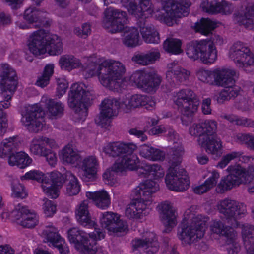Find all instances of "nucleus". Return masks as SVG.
I'll return each mask as SVG.
<instances>
[{
    "mask_svg": "<svg viewBox=\"0 0 254 254\" xmlns=\"http://www.w3.org/2000/svg\"><path fill=\"white\" fill-rule=\"evenodd\" d=\"M88 63L84 68L79 59L72 55L61 56L59 65L61 69L71 71L75 68H81L86 78L95 75H98L101 84L111 90L117 91L125 89L128 85L136 86L147 92L155 91L160 85V77L155 74H151L144 71H137L127 78H122L125 69L120 62L112 60H104L92 56L84 60Z\"/></svg>",
    "mask_w": 254,
    "mask_h": 254,
    "instance_id": "nucleus-1",
    "label": "nucleus"
},
{
    "mask_svg": "<svg viewBox=\"0 0 254 254\" xmlns=\"http://www.w3.org/2000/svg\"><path fill=\"white\" fill-rule=\"evenodd\" d=\"M99 223L104 230L95 228L94 232L87 234L76 227L70 229L67 232L69 242L84 254H95L97 250L96 242L104 238L105 230L110 235L120 236L127 230L126 223L121 219L120 215L111 211L102 213Z\"/></svg>",
    "mask_w": 254,
    "mask_h": 254,
    "instance_id": "nucleus-2",
    "label": "nucleus"
},
{
    "mask_svg": "<svg viewBox=\"0 0 254 254\" xmlns=\"http://www.w3.org/2000/svg\"><path fill=\"white\" fill-rule=\"evenodd\" d=\"M253 158L242 155L239 152H232L224 155L217 165V167L223 169L231 161L240 163L230 165L226 170L228 175L221 178L216 187V190L223 193L241 184L246 183L254 176V168L250 167L246 170V164L251 162Z\"/></svg>",
    "mask_w": 254,
    "mask_h": 254,
    "instance_id": "nucleus-3",
    "label": "nucleus"
},
{
    "mask_svg": "<svg viewBox=\"0 0 254 254\" xmlns=\"http://www.w3.org/2000/svg\"><path fill=\"white\" fill-rule=\"evenodd\" d=\"M64 111V105L47 96H43L39 104L29 106L22 113L21 122L30 131L38 132L46 127L44 126L43 115L50 118L59 116Z\"/></svg>",
    "mask_w": 254,
    "mask_h": 254,
    "instance_id": "nucleus-4",
    "label": "nucleus"
},
{
    "mask_svg": "<svg viewBox=\"0 0 254 254\" xmlns=\"http://www.w3.org/2000/svg\"><path fill=\"white\" fill-rule=\"evenodd\" d=\"M197 75L199 79L203 82L225 88L217 98V100L219 103L237 96L240 91L239 87L234 86L237 73L233 69L217 67L210 70L200 69L197 72Z\"/></svg>",
    "mask_w": 254,
    "mask_h": 254,
    "instance_id": "nucleus-5",
    "label": "nucleus"
},
{
    "mask_svg": "<svg viewBox=\"0 0 254 254\" xmlns=\"http://www.w3.org/2000/svg\"><path fill=\"white\" fill-rule=\"evenodd\" d=\"M147 101L148 99L146 97L138 94L118 101L113 99H105L102 103L100 113L95 119V122L102 127L107 128L111 119L117 116L119 111L128 112L142 106H146V108L151 109L150 106L154 107L155 102L150 101L149 103H147Z\"/></svg>",
    "mask_w": 254,
    "mask_h": 254,
    "instance_id": "nucleus-6",
    "label": "nucleus"
},
{
    "mask_svg": "<svg viewBox=\"0 0 254 254\" xmlns=\"http://www.w3.org/2000/svg\"><path fill=\"white\" fill-rule=\"evenodd\" d=\"M159 189L157 182L152 180L140 184L131 193L132 201L126 209V215L130 218L143 220L149 212L152 203L151 194Z\"/></svg>",
    "mask_w": 254,
    "mask_h": 254,
    "instance_id": "nucleus-7",
    "label": "nucleus"
},
{
    "mask_svg": "<svg viewBox=\"0 0 254 254\" xmlns=\"http://www.w3.org/2000/svg\"><path fill=\"white\" fill-rule=\"evenodd\" d=\"M26 46L30 52L36 56L58 55L63 49L60 37L41 29L29 34Z\"/></svg>",
    "mask_w": 254,
    "mask_h": 254,
    "instance_id": "nucleus-8",
    "label": "nucleus"
},
{
    "mask_svg": "<svg viewBox=\"0 0 254 254\" xmlns=\"http://www.w3.org/2000/svg\"><path fill=\"white\" fill-rule=\"evenodd\" d=\"M127 21L125 12L114 10L110 7L104 12L103 24L112 33L123 31L122 40L124 44L127 47H135L140 43L138 31L134 27L126 26Z\"/></svg>",
    "mask_w": 254,
    "mask_h": 254,
    "instance_id": "nucleus-9",
    "label": "nucleus"
},
{
    "mask_svg": "<svg viewBox=\"0 0 254 254\" xmlns=\"http://www.w3.org/2000/svg\"><path fill=\"white\" fill-rule=\"evenodd\" d=\"M195 209V206H192L185 211L179 227L178 237L184 244H190L204 235L208 219L196 215Z\"/></svg>",
    "mask_w": 254,
    "mask_h": 254,
    "instance_id": "nucleus-10",
    "label": "nucleus"
},
{
    "mask_svg": "<svg viewBox=\"0 0 254 254\" xmlns=\"http://www.w3.org/2000/svg\"><path fill=\"white\" fill-rule=\"evenodd\" d=\"M216 122L206 120L201 124H193L189 129L192 136H198V142L210 153L220 155L222 153V145L220 139L214 136L216 130Z\"/></svg>",
    "mask_w": 254,
    "mask_h": 254,
    "instance_id": "nucleus-11",
    "label": "nucleus"
},
{
    "mask_svg": "<svg viewBox=\"0 0 254 254\" xmlns=\"http://www.w3.org/2000/svg\"><path fill=\"white\" fill-rule=\"evenodd\" d=\"M184 149L181 145L176 148L170 160V167L165 178L167 188L173 191H182L188 189L190 185L186 172L179 165L182 161Z\"/></svg>",
    "mask_w": 254,
    "mask_h": 254,
    "instance_id": "nucleus-12",
    "label": "nucleus"
},
{
    "mask_svg": "<svg viewBox=\"0 0 254 254\" xmlns=\"http://www.w3.org/2000/svg\"><path fill=\"white\" fill-rule=\"evenodd\" d=\"M61 174L53 171L45 174L38 170H32L20 177L22 181L35 180L41 182L43 192L52 198H56L59 195L60 188L62 185Z\"/></svg>",
    "mask_w": 254,
    "mask_h": 254,
    "instance_id": "nucleus-13",
    "label": "nucleus"
},
{
    "mask_svg": "<svg viewBox=\"0 0 254 254\" xmlns=\"http://www.w3.org/2000/svg\"><path fill=\"white\" fill-rule=\"evenodd\" d=\"M90 96V93L83 83H76L72 85L68 104L74 111L73 118L75 122L82 123L85 120Z\"/></svg>",
    "mask_w": 254,
    "mask_h": 254,
    "instance_id": "nucleus-14",
    "label": "nucleus"
},
{
    "mask_svg": "<svg viewBox=\"0 0 254 254\" xmlns=\"http://www.w3.org/2000/svg\"><path fill=\"white\" fill-rule=\"evenodd\" d=\"M2 222H11L23 228H33L39 223L37 213L26 206L18 204L13 210L5 208L0 213Z\"/></svg>",
    "mask_w": 254,
    "mask_h": 254,
    "instance_id": "nucleus-15",
    "label": "nucleus"
},
{
    "mask_svg": "<svg viewBox=\"0 0 254 254\" xmlns=\"http://www.w3.org/2000/svg\"><path fill=\"white\" fill-rule=\"evenodd\" d=\"M162 4L163 9L156 16L169 26L176 23V18L187 16L190 5L189 0H162Z\"/></svg>",
    "mask_w": 254,
    "mask_h": 254,
    "instance_id": "nucleus-16",
    "label": "nucleus"
},
{
    "mask_svg": "<svg viewBox=\"0 0 254 254\" xmlns=\"http://www.w3.org/2000/svg\"><path fill=\"white\" fill-rule=\"evenodd\" d=\"M173 100L178 106L182 124L188 125L192 121V115L197 111L199 101L193 96V92L190 90H182L176 93Z\"/></svg>",
    "mask_w": 254,
    "mask_h": 254,
    "instance_id": "nucleus-17",
    "label": "nucleus"
},
{
    "mask_svg": "<svg viewBox=\"0 0 254 254\" xmlns=\"http://www.w3.org/2000/svg\"><path fill=\"white\" fill-rule=\"evenodd\" d=\"M188 56L193 60L199 59L205 64H214L217 59L218 52L214 44L206 40H200L190 43L187 48Z\"/></svg>",
    "mask_w": 254,
    "mask_h": 254,
    "instance_id": "nucleus-18",
    "label": "nucleus"
},
{
    "mask_svg": "<svg viewBox=\"0 0 254 254\" xmlns=\"http://www.w3.org/2000/svg\"><path fill=\"white\" fill-rule=\"evenodd\" d=\"M18 78L15 70L9 65L2 64L0 68V87L5 100L0 102V110L8 108L10 100L16 90Z\"/></svg>",
    "mask_w": 254,
    "mask_h": 254,
    "instance_id": "nucleus-19",
    "label": "nucleus"
},
{
    "mask_svg": "<svg viewBox=\"0 0 254 254\" xmlns=\"http://www.w3.org/2000/svg\"><path fill=\"white\" fill-rule=\"evenodd\" d=\"M228 56L237 67L246 71H250L254 68L253 54L241 42H237L230 47Z\"/></svg>",
    "mask_w": 254,
    "mask_h": 254,
    "instance_id": "nucleus-20",
    "label": "nucleus"
},
{
    "mask_svg": "<svg viewBox=\"0 0 254 254\" xmlns=\"http://www.w3.org/2000/svg\"><path fill=\"white\" fill-rule=\"evenodd\" d=\"M17 146L13 138H10L4 140L0 145V157H8V162L11 166H18L25 168L29 166L32 159L26 153L20 151L11 153V151Z\"/></svg>",
    "mask_w": 254,
    "mask_h": 254,
    "instance_id": "nucleus-21",
    "label": "nucleus"
},
{
    "mask_svg": "<svg viewBox=\"0 0 254 254\" xmlns=\"http://www.w3.org/2000/svg\"><path fill=\"white\" fill-rule=\"evenodd\" d=\"M105 4L121 2L132 15L136 17L144 18L152 14L151 4L149 0H103Z\"/></svg>",
    "mask_w": 254,
    "mask_h": 254,
    "instance_id": "nucleus-22",
    "label": "nucleus"
},
{
    "mask_svg": "<svg viewBox=\"0 0 254 254\" xmlns=\"http://www.w3.org/2000/svg\"><path fill=\"white\" fill-rule=\"evenodd\" d=\"M141 237L137 238L131 242L133 252L142 250L144 254H155L158 250V244L155 234L150 231L141 233Z\"/></svg>",
    "mask_w": 254,
    "mask_h": 254,
    "instance_id": "nucleus-23",
    "label": "nucleus"
},
{
    "mask_svg": "<svg viewBox=\"0 0 254 254\" xmlns=\"http://www.w3.org/2000/svg\"><path fill=\"white\" fill-rule=\"evenodd\" d=\"M42 236L44 241L51 248H57L60 254H69V249L65 240L58 233L57 229L53 225L47 226Z\"/></svg>",
    "mask_w": 254,
    "mask_h": 254,
    "instance_id": "nucleus-24",
    "label": "nucleus"
},
{
    "mask_svg": "<svg viewBox=\"0 0 254 254\" xmlns=\"http://www.w3.org/2000/svg\"><path fill=\"white\" fill-rule=\"evenodd\" d=\"M46 14L34 8H29L24 12L23 19H19L16 24L23 29L36 28L45 25Z\"/></svg>",
    "mask_w": 254,
    "mask_h": 254,
    "instance_id": "nucleus-25",
    "label": "nucleus"
},
{
    "mask_svg": "<svg viewBox=\"0 0 254 254\" xmlns=\"http://www.w3.org/2000/svg\"><path fill=\"white\" fill-rule=\"evenodd\" d=\"M98 162L95 156H88L79 159L74 169L79 176L83 179H94L96 178Z\"/></svg>",
    "mask_w": 254,
    "mask_h": 254,
    "instance_id": "nucleus-26",
    "label": "nucleus"
},
{
    "mask_svg": "<svg viewBox=\"0 0 254 254\" xmlns=\"http://www.w3.org/2000/svg\"><path fill=\"white\" fill-rule=\"evenodd\" d=\"M210 231L212 234L224 236L226 238L228 254H237L239 247L235 243L236 235L232 228L224 229V226L219 221H214L210 225Z\"/></svg>",
    "mask_w": 254,
    "mask_h": 254,
    "instance_id": "nucleus-27",
    "label": "nucleus"
},
{
    "mask_svg": "<svg viewBox=\"0 0 254 254\" xmlns=\"http://www.w3.org/2000/svg\"><path fill=\"white\" fill-rule=\"evenodd\" d=\"M218 209L221 213L223 214L226 219L229 221H235V218L246 212V206L242 203H239L230 199H225L221 201Z\"/></svg>",
    "mask_w": 254,
    "mask_h": 254,
    "instance_id": "nucleus-28",
    "label": "nucleus"
},
{
    "mask_svg": "<svg viewBox=\"0 0 254 254\" xmlns=\"http://www.w3.org/2000/svg\"><path fill=\"white\" fill-rule=\"evenodd\" d=\"M75 215L78 223L83 227L87 228L95 227L96 222L89 213L88 201L84 200L77 205Z\"/></svg>",
    "mask_w": 254,
    "mask_h": 254,
    "instance_id": "nucleus-29",
    "label": "nucleus"
},
{
    "mask_svg": "<svg viewBox=\"0 0 254 254\" xmlns=\"http://www.w3.org/2000/svg\"><path fill=\"white\" fill-rule=\"evenodd\" d=\"M234 20L236 22L248 28H253L254 25V3L247 4L235 13Z\"/></svg>",
    "mask_w": 254,
    "mask_h": 254,
    "instance_id": "nucleus-30",
    "label": "nucleus"
},
{
    "mask_svg": "<svg viewBox=\"0 0 254 254\" xmlns=\"http://www.w3.org/2000/svg\"><path fill=\"white\" fill-rule=\"evenodd\" d=\"M136 146L132 143L126 144L123 142H114L105 144L101 149L102 152L112 156L121 157L127 154V152L134 150Z\"/></svg>",
    "mask_w": 254,
    "mask_h": 254,
    "instance_id": "nucleus-31",
    "label": "nucleus"
},
{
    "mask_svg": "<svg viewBox=\"0 0 254 254\" xmlns=\"http://www.w3.org/2000/svg\"><path fill=\"white\" fill-rule=\"evenodd\" d=\"M160 217L165 229V232H169L176 225L175 212L168 202H164L159 206Z\"/></svg>",
    "mask_w": 254,
    "mask_h": 254,
    "instance_id": "nucleus-32",
    "label": "nucleus"
},
{
    "mask_svg": "<svg viewBox=\"0 0 254 254\" xmlns=\"http://www.w3.org/2000/svg\"><path fill=\"white\" fill-rule=\"evenodd\" d=\"M200 7L204 11L212 14L221 13L227 14L232 10V6L227 2H219L217 0H204Z\"/></svg>",
    "mask_w": 254,
    "mask_h": 254,
    "instance_id": "nucleus-33",
    "label": "nucleus"
},
{
    "mask_svg": "<svg viewBox=\"0 0 254 254\" xmlns=\"http://www.w3.org/2000/svg\"><path fill=\"white\" fill-rule=\"evenodd\" d=\"M202 177L204 178L208 177L203 184L195 186L193 191L195 193L202 194L207 192L216 186L218 179L220 177L219 173L216 170H204Z\"/></svg>",
    "mask_w": 254,
    "mask_h": 254,
    "instance_id": "nucleus-34",
    "label": "nucleus"
},
{
    "mask_svg": "<svg viewBox=\"0 0 254 254\" xmlns=\"http://www.w3.org/2000/svg\"><path fill=\"white\" fill-rule=\"evenodd\" d=\"M61 176L62 184L61 187L65 182V192L66 195L74 196L78 194L81 190V185L77 178L70 172H66L64 176L62 174Z\"/></svg>",
    "mask_w": 254,
    "mask_h": 254,
    "instance_id": "nucleus-35",
    "label": "nucleus"
},
{
    "mask_svg": "<svg viewBox=\"0 0 254 254\" xmlns=\"http://www.w3.org/2000/svg\"><path fill=\"white\" fill-rule=\"evenodd\" d=\"M59 156L63 164L71 165L74 169L80 158L78 152L71 144H68L63 148L59 152Z\"/></svg>",
    "mask_w": 254,
    "mask_h": 254,
    "instance_id": "nucleus-36",
    "label": "nucleus"
},
{
    "mask_svg": "<svg viewBox=\"0 0 254 254\" xmlns=\"http://www.w3.org/2000/svg\"><path fill=\"white\" fill-rule=\"evenodd\" d=\"M86 196L92 200L95 205L101 209H107L111 204V198L109 193L102 190L94 192H87Z\"/></svg>",
    "mask_w": 254,
    "mask_h": 254,
    "instance_id": "nucleus-37",
    "label": "nucleus"
},
{
    "mask_svg": "<svg viewBox=\"0 0 254 254\" xmlns=\"http://www.w3.org/2000/svg\"><path fill=\"white\" fill-rule=\"evenodd\" d=\"M46 145L54 147L56 145V143L54 140L52 139L43 137H35L32 140L29 149L32 153L42 156L46 150L45 148Z\"/></svg>",
    "mask_w": 254,
    "mask_h": 254,
    "instance_id": "nucleus-38",
    "label": "nucleus"
},
{
    "mask_svg": "<svg viewBox=\"0 0 254 254\" xmlns=\"http://www.w3.org/2000/svg\"><path fill=\"white\" fill-rule=\"evenodd\" d=\"M134 150L127 152V154L123 155L122 158H119L117 161L119 162L118 169L122 171L125 169L133 170L140 167L139 159L136 155L132 153Z\"/></svg>",
    "mask_w": 254,
    "mask_h": 254,
    "instance_id": "nucleus-39",
    "label": "nucleus"
},
{
    "mask_svg": "<svg viewBox=\"0 0 254 254\" xmlns=\"http://www.w3.org/2000/svg\"><path fill=\"white\" fill-rule=\"evenodd\" d=\"M167 69L166 76L168 79L176 78L182 81L186 80L190 75L189 71L181 69L175 63L169 64Z\"/></svg>",
    "mask_w": 254,
    "mask_h": 254,
    "instance_id": "nucleus-40",
    "label": "nucleus"
},
{
    "mask_svg": "<svg viewBox=\"0 0 254 254\" xmlns=\"http://www.w3.org/2000/svg\"><path fill=\"white\" fill-rule=\"evenodd\" d=\"M139 150L140 155L150 160H162L164 158V153L163 152L146 145L141 146Z\"/></svg>",
    "mask_w": 254,
    "mask_h": 254,
    "instance_id": "nucleus-41",
    "label": "nucleus"
},
{
    "mask_svg": "<svg viewBox=\"0 0 254 254\" xmlns=\"http://www.w3.org/2000/svg\"><path fill=\"white\" fill-rule=\"evenodd\" d=\"M159 56L158 51L154 50L146 54H137L133 57L132 60L139 64L147 65L153 63L159 58Z\"/></svg>",
    "mask_w": 254,
    "mask_h": 254,
    "instance_id": "nucleus-42",
    "label": "nucleus"
},
{
    "mask_svg": "<svg viewBox=\"0 0 254 254\" xmlns=\"http://www.w3.org/2000/svg\"><path fill=\"white\" fill-rule=\"evenodd\" d=\"M181 41L177 38H168L164 42V49L168 53L178 55L183 52Z\"/></svg>",
    "mask_w": 254,
    "mask_h": 254,
    "instance_id": "nucleus-43",
    "label": "nucleus"
},
{
    "mask_svg": "<svg viewBox=\"0 0 254 254\" xmlns=\"http://www.w3.org/2000/svg\"><path fill=\"white\" fill-rule=\"evenodd\" d=\"M140 33L145 42L148 43H158L160 38L158 32L150 26H144L140 29Z\"/></svg>",
    "mask_w": 254,
    "mask_h": 254,
    "instance_id": "nucleus-44",
    "label": "nucleus"
},
{
    "mask_svg": "<svg viewBox=\"0 0 254 254\" xmlns=\"http://www.w3.org/2000/svg\"><path fill=\"white\" fill-rule=\"evenodd\" d=\"M216 26V23L208 18H202L195 24V29L203 35H207Z\"/></svg>",
    "mask_w": 254,
    "mask_h": 254,
    "instance_id": "nucleus-45",
    "label": "nucleus"
},
{
    "mask_svg": "<svg viewBox=\"0 0 254 254\" xmlns=\"http://www.w3.org/2000/svg\"><path fill=\"white\" fill-rule=\"evenodd\" d=\"M251 229V234L254 233V227L248 225L243 226L242 236L244 239V244L246 248L248 249L249 254H254V244L251 243V241L249 240L252 236H249V232Z\"/></svg>",
    "mask_w": 254,
    "mask_h": 254,
    "instance_id": "nucleus-46",
    "label": "nucleus"
},
{
    "mask_svg": "<svg viewBox=\"0 0 254 254\" xmlns=\"http://www.w3.org/2000/svg\"><path fill=\"white\" fill-rule=\"evenodd\" d=\"M119 162H116L113 166L107 169L103 175V179L104 182L110 185H113L115 183V175L117 173L122 172L118 169L120 167Z\"/></svg>",
    "mask_w": 254,
    "mask_h": 254,
    "instance_id": "nucleus-47",
    "label": "nucleus"
},
{
    "mask_svg": "<svg viewBox=\"0 0 254 254\" xmlns=\"http://www.w3.org/2000/svg\"><path fill=\"white\" fill-rule=\"evenodd\" d=\"M143 167V166H141ZM144 170L148 172L149 176L154 179L158 180L163 177L164 171L163 169L157 164L153 165H146L143 167Z\"/></svg>",
    "mask_w": 254,
    "mask_h": 254,
    "instance_id": "nucleus-48",
    "label": "nucleus"
},
{
    "mask_svg": "<svg viewBox=\"0 0 254 254\" xmlns=\"http://www.w3.org/2000/svg\"><path fill=\"white\" fill-rule=\"evenodd\" d=\"M12 196L14 198H25L28 193L25 187L19 183H15L12 186Z\"/></svg>",
    "mask_w": 254,
    "mask_h": 254,
    "instance_id": "nucleus-49",
    "label": "nucleus"
},
{
    "mask_svg": "<svg viewBox=\"0 0 254 254\" xmlns=\"http://www.w3.org/2000/svg\"><path fill=\"white\" fill-rule=\"evenodd\" d=\"M42 209L46 217H52L56 213V206L52 201L46 199L44 200Z\"/></svg>",
    "mask_w": 254,
    "mask_h": 254,
    "instance_id": "nucleus-50",
    "label": "nucleus"
},
{
    "mask_svg": "<svg viewBox=\"0 0 254 254\" xmlns=\"http://www.w3.org/2000/svg\"><path fill=\"white\" fill-rule=\"evenodd\" d=\"M57 82V96L60 97L65 94L68 86V83L64 77L58 78Z\"/></svg>",
    "mask_w": 254,
    "mask_h": 254,
    "instance_id": "nucleus-51",
    "label": "nucleus"
},
{
    "mask_svg": "<svg viewBox=\"0 0 254 254\" xmlns=\"http://www.w3.org/2000/svg\"><path fill=\"white\" fill-rule=\"evenodd\" d=\"M90 25L88 23L82 25V30L79 27H75L74 29V34L81 37L87 36L90 33Z\"/></svg>",
    "mask_w": 254,
    "mask_h": 254,
    "instance_id": "nucleus-52",
    "label": "nucleus"
},
{
    "mask_svg": "<svg viewBox=\"0 0 254 254\" xmlns=\"http://www.w3.org/2000/svg\"><path fill=\"white\" fill-rule=\"evenodd\" d=\"M225 118L230 122L238 125L249 126L250 125L249 121L246 118H239L233 115L226 116Z\"/></svg>",
    "mask_w": 254,
    "mask_h": 254,
    "instance_id": "nucleus-53",
    "label": "nucleus"
},
{
    "mask_svg": "<svg viewBox=\"0 0 254 254\" xmlns=\"http://www.w3.org/2000/svg\"><path fill=\"white\" fill-rule=\"evenodd\" d=\"M42 156L46 157V160L50 165L54 166L56 164L57 158L56 153L54 152L46 150L44 152V154H43Z\"/></svg>",
    "mask_w": 254,
    "mask_h": 254,
    "instance_id": "nucleus-54",
    "label": "nucleus"
},
{
    "mask_svg": "<svg viewBox=\"0 0 254 254\" xmlns=\"http://www.w3.org/2000/svg\"><path fill=\"white\" fill-rule=\"evenodd\" d=\"M50 79V78L41 74L38 76L36 85L40 87H45L49 84Z\"/></svg>",
    "mask_w": 254,
    "mask_h": 254,
    "instance_id": "nucleus-55",
    "label": "nucleus"
},
{
    "mask_svg": "<svg viewBox=\"0 0 254 254\" xmlns=\"http://www.w3.org/2000/svg\"><path fill=\"white\" fill-rule=\"evenodd\" d=\"M54 64L49 63L45 66L42 74L51 78L54 74Z\"/></svg>",
    "mask_w": 254,
    "mask_h": 254,
    "instance_id": "nucleus-56",
    "label": "nucleus"
},
{
    "mask_svg": "<svg viewBox=\"0 0 254 254\" xmlns=\"http://www.w3.org/2000/svg\"><path fill=\"white\" fill-rule=\"evenodd\" d=\"M15 251L9 245H0V254H14Z\"/></svg>",
    "mask_w": 254,
    "mask_h": 254,
    "instance_id": "nucleus-57",
    "label": "nucleus"
},
{
    "mask_svg": "<svg viewBox=\"0 0 254 254\" xmlns=\"http://www.w3.org/2000/svg\"><path fill=\"white\" fill-rule=\"evenodd\" d=\"M7 127V120L5 114L3 112H0V134L5 131V128Z\"/></svg>",
    "mask_w": 254,
    "mask_h": 254,
    "instance_id": "nucleus-58",
    "label": "nucleus"
},
{
    "mask_svg": "<svg viewBox=\"0 0 254 254\" xmlns=\"http://www.w3.org/2000/svg\"><path fill=\"white\" fill-rule=\"evenodd\" d=\"M210 104L211 100L210 99L207 98L203 100L202 105V110L204 114H209L211 113Z\"/></svg>",
    "mask_w": 254,
    "mask_h": 254,
    "instance_id": "nucleus-59",
    "label": "nucleus"
},
{
    "mask_svg": "<svg viewBox=\"0 0 254 254\" xmlns=\"http://www.w3.org/2000/svg\"><path fill=\"white\" fill-rule=\"evenodd\" d=\"M165 130L163 126H159L153 127L149 130V133L151 135H156L163 133Z\"/></svg>",
    "mask_w": 254,
    "mask_h": 254,
    "instance_id": "nucleus-60",
    "label": "nucleus"
},
{
    "mask_svg": "<svg viewBox=\"0 0 254 254\" xmlns=\"http://www.w3.org/2000/svg\"><path fill=\"white\" fill-rule=\"evenodd\" d=\"M12 8H16L23 2V0H4Z\"/></svg>",
    "mask_w": 254,
    "mask_h": 254,
    "instance_id": "nucleus-61",
    "label": "nucleus"
},
{
    "mask_svg": "<svg viewBox=\"0 0 254 254\" xmlns=\"http://www.w3.org/2000/svg\"><path fill=\"white\" fill-rule=\"evenodd\" d=\"M131 134H133L138 138H140V140L142 141L145 140L147 138L145 135L144 134L143 132L141 130L137 129H132L130 131Z\"/></svg>",
    "mask_w": 254,
    "mask_h": 254,
    "instance_id": "nucleus-62",
    "label": "nucleus"
},
{
    "mask_svg": "<svg viewBox=\"0 0 254 254\" xmlns=\"http://www.w3.org/2000/svg\"><path fill=\"white\" fill-rule=\"evenodd\" d=\"M10 21L8 16H6L3 13L0 12V25L7 24L10 22Z\"/></svg>",
    "mask_w": 254,
    "mask_h": 254,
    "instance_id": "nucleus-63",
    "label": "nucleus"
},
{
    "mask_svg": "<svg viewBox=\"0 0 254 254\" xmlns=\"http://www.w3.org/2000/svg\"><path fill=\"white\" fill-rule=\"evenodd\" d=\"M33 254H53L52 252L43 249L42 247H38L33 251Z\"/></svg>",
    "mask_w": 254,
    "mask_h": 254,
    "instance_id": "nucleus-64",
    "label": "nucleus"
}]
</instances>
